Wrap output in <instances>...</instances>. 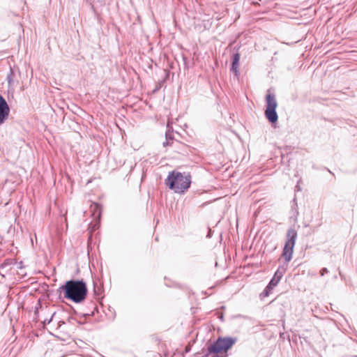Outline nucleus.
Returning <instances> with one entry per match:
<instances>
[{
    "label": "nucleus",
    "instance_id": "nucleus-4",
    "mask_svg": "<svg viewBox=\"0 0 357 357\" xmlns=\"http://www.w3.org/2000/svg\"><path fill=\"white\" fill-rule=\"evenodd\" d=\"M266 109L265 111V116L271 123H275L278 119V116L276 112L278 103L275 97L273 94L268 93L266 95Z\"/></svg>",
    "mask_w": 357,
    "mask_h": 357
},
{
    "label": "nucleus",
    "instance_id": "nucleus-3",
    "mask_svg": "<svg viewBox=\"0 0 357 357\" xmlns=\"http://www.w3.org/2000/svg\"><path fill=\"white\" fill-rule=\"evenodd\" d=\"M296 237L297 233L294 229H289L287 231V241L282 251V257L284 258L287 264H288L292 258Z\"/></svg>",
    "mask_w": 357,
    "mask_h": 357
},
{
    "label": "nucleus",
    "instance_id": "nucleus-6",
    "mask_svg": "<svg viewBox=\"0 0 357 357\" xmlns=\"http://www.w3.org/2000/svg\"><path fill=\"white\" fill-rule=\"evenodd\" d=\"M223 350V338L220 337L218 340L214 342L213 344H211L209 348L208 351L211 354H214L213 357H219V356L217 354L218 353L221 352Z\"/></svg>",
    "mask_w": 357,
    "mask_h": 357
},
{
    "label": "nucleus",
    "instance_id": "nucleus-12",
    "mask_svg": "<svg viewBox=\"0 0 357 357\" xmlns=\"http://www.w3.org/2000/svg\"><path fill=\"white\" fill-rule=\"evenodd\" d=\"M328 272V269L326 268H323L321 271H320V275L321 276L324 275L325 273H327Z\"/></svg>",
    "mask_w": 357,
    "mask_h": 357
},
{
    "label": "nucleus",
    "instance_id": "nucleus-11",
    "mask_svg": "<svg viewBox=\"0 0 357 357\" xmlns=\"http://www.w3.org/2000/svg\"><path fill=\"white\" fill-rule=\"evenodd\" d=\"M273 288L274 287H273L272 286H270V284H268L266 286V287L265 288V289L264 290V291L261 293V296H263L264 297L268 296Z\"/></svg>",
    "mask_w": 357,
    "mask_h": 357
},
{
    "label": "nucleus",
    "instance_id": "nucleus-2",
    "mask_svg": "<svg viewBox=\"0 0 357 357\" xmlns=\"http://www.w3.org/2000/svg\"><path fill=\"white\" fill-rule=\"evenodd\" d=\"M166 185L176 193H183L190 186L191 177L188 174L173 171L165 181Z\"/></svg>",
    "mask_w": 357,
    "mask_h": 357
},
{
    "label": "nucleus",
    "instance_id": "nucleus-9",
    "mask_svg": "<svg viewBox=\"0 0 357 357\" xmlns=\"http://www.w3.org/2000/svg\"><path fill=\"white\" fill-rule=\"evenodd\" d=\"M236 339L232 337H225V357H227L226 353L236 342Z\"/></svg>",
    "mask_w": 357,
    "mask_h": 357
},
{
    "label": "nucleus",
    "instance_id": "nucleus-8",
    "mask_svg": "<svg viewBox=\"0 0 357 357\" xmlns=\"http://www.w3.org/2000/svg\"><path fill=\"white\" fill-rule=\"evenodd\" d=\"M240 55L236 53L233 55L231 71L234 73L236 76L238 74V66H239Z\"/></svg>",
    "mask_w": 357,
    "mask_h": 357
},
{
    "label": "nucleus",
    "instance_id": "nucleus-15",
    "mask_svg": "<svg viewBox=\"0 0 357 357\" xmlns=\"http://www.w3.org/2000/svg\"><path fill=\"white\" fill-rule=\"evenodd\" d=\"M219 318L221 319H223V314L222 313L219 314Z\"/></svg>",
    "mask_w": 357,
    "mask_h": 357
},
{
    "label": "nucleus",
    "instance_id": "nucleus-1",
    "mask_svg": "<svg viewBox=\"0 0 357 357\" xmlns=\"http://www.w3.org/2000/svg\"><path fill=\"white\" fill-rule=\"evenodd\" d=\"M59 289L63 291L65 298L77 303L84 301L87 294L86 284L82 280H68Z\"/></svg>",
    "mask_w": 357,
    "mask_h": 357
},
{
    "label": "nucleus",
    "instance_id": "nucleus-7",
    "mask_svg": "<svg viewBox=\"0 0 357 357\" xmlns=\"http://www.w3.org/2000/svg\"><path fill=\"white\" fill-rule=\"evenodd\" d=\"M284 273V268H279L275 273L270 282L268 283L270 286H272L273 287H276L279 282L280 281L281 278H282Z\"/></svg>",
    "mask_w": 357,
    "mask_h": 357
},
{
    "label": "nucleus",
    "instance_id": "nucleus-5",
    "mask_svg": "<svg viewBox=\"0 0 357 357\" xmlns=\"http://www.w3.org/2000/svg\"><path fill=\"white\" fill-rule=\"evenodd\" d=\"M9 113V106L4 98L0 95V125L7 119Z\"/></svg>",
    "mask_w": 357,
    "mask_h": 357
},
{
    "label": "nucleus",
    "instance_id": "nucleus-10",
    "mask_svg": "<svg viewBox=\"0 0 357 357\" xmlns=\"http://www.w3.org/2000/svg\"><path fill=\"white\" fill-rule=\"evenodd\" d=\"M167 129L168 130H167V131L166 132V134H165V135H166V142H163L164 146H166L169 145V139H172V137L171 136V134H170V130L172 129V127H170L169 121H168V123H167Z\"/></svg>",
    "mask_w": 357,
    "mask_h": 357
},
{
    "label": "nucleus",
    "instance_id": "nucleus-14",
    "mask_svg": "<svg viewBox=\"0 0 357 357\" xmlns=\"http://www.w3.org/2000/svg\"><path fill=\"white\" fill-rule=\"evenodd\" d=\"M211 235V230L210 229L209 231H208V234L207 235L208 237H210Z\"/></svg>",
    "mask_w": 357,
    "mask_h": 357
},
{
    "label": "nucleus",
    "instance_id": "nucleus-13",
    "mask_svg": "<svg viewBox=\"0 0 357 357\" xmlns=\"http://www.w3.org/2000/svg\"><path fill=\"white\" fill-rule=\"evenodd\" d=\"M12 73H12V71H10V75H8V77H7V79H8V83H9V84H10V82H11V81H12V79H11V75H12Z\"/></svg>",
    "mask_w": 357,
    "mask_h": 357
}]
</instances>
